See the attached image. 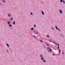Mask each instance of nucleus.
Masks as SVG:
<instances>
[{
  "mask_svg": "<svg viewBox=\"0 0 65 65\" xmlns=\"http://www.w3.org/2000/svg\"><path fill=\"white\" fill-rule=\"evenodd\" d=\"M1 5V3L0 2V5Z\"/></svg>",
  "mask_w": 65,
  "mask_h": 65,
  "instance_id": "nucleus-36",
  "label": "nucleus"
},
{
  "mask_svg": "<svg viewBox=\"0 0 65 65\" xmlns=\"http://www.w3.org/2000/svg\"><path fill=\"white\" fill-rule=\"evenodd\" d=\"M34 34H35V33H34Z\"/></svg>",
  "mask_w": 65,
  "mask_h": 65,
  "instance_id": "nucleus-37",
  "label": "nucleus"
},
{
  "mask_svg": "<svg viewBox=\"0 0 65 65\" xmlns=\"http://www.w3.org/2000/svg\"><path fill=\"white\" fill-rule=\"evenodd\" d=\"M46 48L47 49L48 51V52H51L52 51V49L50 48V47H47Z\"/></svg>",
  "mask_w": 65,
  "mask_h": 65,
  "instance_id": "nucleus-1",
  "label": "nucleus"
},
{
  "mask_svg": "<svg viewBox=\"0 0 65 65\" xmlns=\"http://www.w3.org/2000/svg\"><path fill=\"white\" fill-rule=\"evenodd\" d=\"M34 27H36V25H34Z\"/></svg>",
  "mask_w": 65,
  "mask_h": 65,
  "instance_id": "nucleus-22",
  "label": "nucleus"
},
{
  "mask_svg": "<svg viewBox=\"0 0 65 65\" xmlns=\"http://www.w3.org/2000/svg\"><path fill=\"white\" fill-rule=\"evenodd\" d=\"M46 45H47V46H49V45H48L47 44H46Z\"/></svg>",
  "mask_w": 65,
  "mask_h": 65,
  "instance_id": "nucleus-23",
  "label": "nucleus"
},
{
  "mask_svg": "<svg viewBox=\"0 0 65 65\" xmlns=\"http://www.w3.org/2000/svg\"><path fill=\"white\" fill-rule=\"evenodd\" d=\"M46 36L47 38H49V37H50V36L48 35H47Z\"/></svg>",
  "mask_w": 65,
  "mask_h": 65,
  "instance_id": "nucleus-11",
  "label": "nucleus"
},
{
  "mask_svg": "<svg viewBox=\"0 0 65 65\" xmlns=\"http://www.w3.org/2000/svg\"><path fill=\"white\" fill-rule=\"evenodd\" d=\"M34 32H35V31H34Z\"/></svg>",
  "mask_w": 65,
  "mask_h": 65,
  "instance_id": "nucleus-38",
  "label": "nucleus"
},
{
  "mask_svg": "<svg viewBox=\"0 0 65 65\" xmlns=\"http://www.w3.org/2000/svg\"><path fill=\"white\" fill-rule=\"evenodd\" d=\"M6 45H7V46H8V47H9V45H8V44L7 43Z\"/></svg>",
  "mask_w": 65,
  "mask_h": 65,
  "instance_id": "nucleus-12",
  "label": "nucleus"
},
{
  "mask_svg": "<svg viewBox=\"0 0 65 65\" xmlns=\"http://www.w3.org/2000/svg\"><path fill=\"white\" fill-rule=\"evenodd\" d=\"M59 12L61 14H62V10H59Z\"/></svg>",
  "mask_w": 65,
  "mask_h": 65,
  "instance_id": "nucleus-4",
  "label": "nucleus"
},
{
  "mask_svg": "<svg viewBox=\"0 0 65 65\" xmlns=\"http://www.w3.org/2000/svg\"><path fill=\"white\" fill-rule=\"evenodd\" d=\"M53 56H55V54H53Z\"/></svg>",
  "mask_w": 65,
  "mask_h": 65,
  "instance_id": "nucleus-32",
  "label": "nucleus"
},
{
  "mask_svg": "<svg viewBox=\"0 0 65 65\" xmlns=\"http://www.w3.org/2000/svg\"><path fill=\"white\" fill-rule=\"evenodd\" d=\"M48 41H49V42H52L51 41L49 40Z\"/></svg>",
  "mask_w": 65,
  "mask_h": 65,
  "instance_id": "nucleus-28",
  "label": "nucleus"
},
{
  "mask_svg": "<svg viewBox=\"0 0 65 65\" xmlns=\"http://www.w3.org/2000/svg\"><path fill=\"white\" fill-rule=\"evenodd\" d=\"M43 47L44 48H45V46H44Z\"/></svg>",
  "mask_w": 65,
  "mask_h": 65,
  "instance_id": "nucleus-29",
  "label": "nucleus"
},
{
  "mask_svg": "<svg viewBox=\"0 0 65 65\" xmlns=\"http://www.w3.org/2000/svg\"><path fill=\"white\" fill-rule=\"evenodd\" d=\"M60 2L61 3H62V2H63V3L64 4L65 3V1H64V0H60Z\"/></svg>",
  "mask_w": 65,
  "mask_h": 65,
  "instance_id": "nucleus-2",
  "label": "nucleus"
},
{
  "mask_svg": "<svg viewBox=\"0 0 65 65\" xmlns=\"http://www.w3.org/2000/svg\"><path fill=\"white\" fill-rule=\"evenodd\" d=\"M43 62H44V63H45V60H43Z\"/></svg>",
  "mask_w": 65,
  "mask_h": 65,
  "instance_id": "nucleus-20",
  "label": "nucleus"
},
{
  "mask_svg": "<svg viewBox=\"0 0 65 65\" xmlns=\"http://www.w3.org/2000/svg\"><path fill=\"white\" fill-rule=\"evenodd\" d=\"M41 59L42 60H43L44 59L43 58V57H41Z\"/></svg>",
  "mask_w": 65,
  "mask_h": 65,
  "instance_id": "nucleus-14",
  "label": "nucleus"
},
{
  "mask_svg": "<svg viewBox=\"0 0 65 65\" xmlns=\"http://www.w3.org/2000/svg\"><path fill=\"white\" fill-rule=\"evenodd\" d=\"M34 36L35 37H36V36Z\"/></svg>",
  "mask_w": 65,
  "mask_h": 65,
  "instance_id": "nucleus-30",
  "label": "nucleus"
},
{
  "mask_svg": "<svg viewBox=\"0 0 65 65\" xmlns=\"http://www.w3.org/2000/svg\"><path fill=\"white\" fill-rule=\"evenodd\" d=\"M30 13L31 14V15H33V13H32L30 12Z\"/></svg>",
  "mask_w": 65,
  "mask_h": 65,
  "instance_id": "nucleus-21",
  "label": "nucleus"
},
{
  "mask_svg": "<svg viewBox=\"0 0 65 65\" xmlns=\"http://www.w3.org/2000/svg\"><path fill=\"white\" fill-rule=\"evenodd\" d=\"M52 30H55V29H54V28H53V27H52Z\"/></svg>",
  "mask_w": 65,
  "mask_h": 65,
  "instance_id": "nucleus-19",
  "label": "nucleus"
},
{
  "mask_svg": "<svg viewBox=\"0 0 65 65\" xmlns=\"http://www.w3.org/2000/svg\"><path fill=\"white\" fill-rule=\"evenodd\" d=\"M55 44H56V45H57V43H55Z\"/></svg>",
  "mask_w": 65,
  "mask_h": 65,
  "instance_id": "nucleus-34",
  "label": "nucleus"
},
{
  "mask_svg": "<svg viewBox=\"0 0 65 65\" xmlns=\"http://www.w3.org/2000/svg\"><path fill=\"white\" fill-rule=\"evenodd\" d=\"M40 57L41 58H42V57H43V56H42V55H40Z\"/></svg>",
  "mask_w": 65,
  "mask_h": 65,
  "instance_id": "nucleus-10",
  "label": "nucleus"
},
{
  "mask_svg": "<svg viewBox=\"0 0 65 65\" xmlns=\"http://www.w3.org/2000/svg\"><path fill=\"white\" fill-rule=\"evenodd\" d=\"M37 37H39V36H37Z\"/></svg>",
  "mask_w": 65,
  "mask_h": 65,
  "instance_id": "nucleus-33",
  "label": "nucleus"
},
{
  "mask_svg": "<svg viewBox=\"0 0 65 65\" xmlns=\"http://www.w3.org/2000/svg\"><path fill=\"white\" fill-rule=\"evenodd\" d=\"M59 54H60V52H61V50L60 49H59Z\"/></svg>",
  "mask_w": 65,
  "mask_h": 65,
  "instance_id": "nucleus-18",
  "label": "nucleus"
},
{
  "mask_svg": "<svg viewBox=\"0 0 65 65\" xmlns=\"http://www.w3.org/2000/svg\"><path fill=\"white\" fill-rule=\"evenodd\" d=\"M3 3H6V2H5V1L4 0H3Z\"/></svg>",
  "mask_w": 65,
  "mask_h": 65,
  "instance_id": "nucleus-15",
  "label": "nucleus"
},
{
  "mask_svg": "<svg viewBox=\"0 0 65 65\" xmlns=\"http://www.w3.org/2000/svg\"><path fill=\"white\" fill-rule=\"evenodd\" d=\"M40 41L41 42H42V41L41 40H40Z\"/></svg>",
  "mask_w": 65,
  "mask_h": 65,
  "instance_id": "nucleus-25",
  "label": "nucleus"
},
{
  "mask_svg": "<svg viewBox=\"0 0 65 65\" xmlns=\"http://www.w3.org/2000/svg\"><path fill=\"white\" fill-rule=\"evenodd\" d=\"M62 55H64V53L63 52H62Z\"/></svg>",
  "mask_w": 65,
  "mask_h": 65,
  "instance_id": "nucleus-17",
  "label": "nucleus"
},
{
  "mask_svg": "<svg viewBox=\"0 0 65 65\" xmlns=\"http://www.w3.org/2000/svg\"><path fill=\"white\" fill-rule=\"evenodd\" d=\"M41 13L42 15H43L44 14V12L43 11H41Z\"/></svg>",
  "mask_w": 65,
  "mask_h": 65,
  "instance_id": "nucleus-6",
  "label": "nucleus"
},
{
  "mask_svg": "<svg viewBox=\"0 0 65 65\" xmlns=\"http://www.w3.org/2000/svg\"><path fill=\"white\" fill-rule=\"evenodd\" d=\"M13 25H15V21H14L12 23Z\"/></svg>",
  "mask_w": 65,
  "mask_h": 65,
  "instance_id": "nucleus-7",
  "label": "nucleus"
},
{
  "mask_svg": "<svg viewBox=\"0 0 65 65\" xmlns=\"http://www.w3.org/2000/svg\"><path fill=\"white\" fill-rule=\"evenodd\" d=\"M57 45L58 46H59V44L58 43L57 44Z\"/></svg>",
  "mask_w": 65,
  "mask_h": 65,
  "instance_id": "nucleus-26",
  "label": "nucleus"
},
{
  "mask_svg": "<svg viewBox=\"0 0 65 65\" xmlns=\"http://www.w3.org/2000/svg\"><path fill=\"white\" fill-rule=\"evenodd\" d=\"M57 48L58 49H59V46H57Z\"/></svg>",
  "mask_w": 65,
  "mask_h": 65,
  "instance_id": "nucleus-27",
  "label": "nucleus"
},
{
  "mask_svg": "<svg viewBox=\"0 0 65 65\" xmlns=\"http://www.w3.org/2000/svg\"><path fill=\"white\" fill-rule=\"evenodd\" d=\"M1 0L2 1V0Z\"/></svg>",
  "mask_w": 65,
  "mask_h": 65,
  "instance_id": "nucleus-39",
  "label": "nucleus"
},
{
  "mask_svg": "<svg viewBox=\"0 0 65 65\" xmlns=\"http://www.w3.org/2000/svg\"><path fill=\"white\" fill-rule=\"evenodd\" d=\"M55 27L56 28V30H58L59 31H60V29H59L58 28H57V26H55Z\"/></svg>",
  "mask_w": 65,
  "mask_h": 65,
  "instance_id": "nucleus-3",
  "label": "nucleus"
},
{
  "mask_svg": "<svg viewBox=\"0 0 65 65\" xmlns=\"http://www.w3.org/2000/svg\"><path fill=\"white\" fill-rule=\"evenodd\" d=\"M8 16L9 17H11V15L10 14H8Z\"/></svg>",
  "mask_w": 65,
  "mask_h": 65,
  "instance_id": "nucleus-9",
  "label": "nucleus"
},
{
  "mask_svg": "<svg viewBox=\"0 0 65 65\" xmlns=\"http://www.w3.org/2000/svg\"><path fill=\"white\" fill-rule=\"evenodd\" d=\"M53 42V43H55V44L56 43L54 42V41Z\"/></svg>",
  "mask_w": 65,
  "mask_h": 65,
  "instance_id": "nucleus-31",
  "label": "nucleus"
},
{
  "mask_svg": "<svg viewBox=\"0 0 65 65\" xmlns=\"http://www.w3.org/2000/svg\"><path fill=\"white\" fill-rule=\"evenodd\" d=\"M11 20H12V17H11Z\"/></svg>",
  "mask_w": 65,
  "mask_h": 65,
  "instance_id": "nucleus-24",
  "label": "nucleus"
},
{
  "mask_svg": "<svg viewBox=\"0 0 65 65\" xmlns=\"http://www.w3.org/2000/svg\"><path fill=\"white\" fill-rule=\"evenodd\" d=\"M8 25H9L10 24H11V23L9 22H8Z\"/></svg>",
  "mask_w": 65,
  "mask_h": 65,
  "instance_id": "nucleus-16",
  "label": "nucleus"
},
{
  "mask_svg": "<svg viewBox=\"0 0 65 65\" xmlns=\"http://www.w3.org/2000/svg\"><path fill=\"white\" fill-rule=\"evenodd\" d=\"M9 26L10 27H12V25L11 24H9Z\"/></svg>",
  "mask_w": 65,
  "mask_h": 65,
  "instance_id": "nucleus-8",
  "label": "nucleus"
},
{
  "mask_svg": "<svg viewBox=\"0 0 65 65\" xmlns=\"http://www.w3.org/2000/svg\"><path fill=\"white\" fill-rule=\"evenodd\" d=\"M61 36L63 38V37H64V35H63V34H60Z\"/></svg>",
  "mask_w": 65,
  "mask_h": 65,
  "instance_id": "nucleus-5",
  "label": "nucleus"
},
{
  "mask_svg": "<svg viewBox=\"0 0 65 65\" xmlns=\"http://www.w3.org/2000/svg\"><path fill=\"white\" fill-rule=\"evenodd\" d=\"M34 30V28L32 27L31 29V30Z\"/></svg>",
  "mask_w": 65,
  "mask_h": 65,
  "instance_id": "nucleus-13",
  "label": "nucleus"
},
{
  "mask_svg": "<svg viewBox=\"0 0 65 65\" xmlns=\"http://www.w3.org/2000/svg\"><path fill=\"white\" fill-rule=\"evenodd\" d=\"M36 34H38V32H36Z\"/></svg>",
  "mask_w": 65,
  "mask_h": 65,
  "instance_id": "nucleus-35",
  "label": "nucleus"
}]
</instances>
